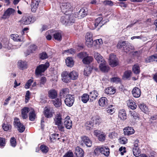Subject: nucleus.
I'll use <instances>...</instances> for the list:
<instances>
[{
  "mask_svg": "<svg viewBox=\"0 0 157 157\" xmlns=\"http://www.w3.org/2000/svg\"><path fill=\"white\" fill-rule=\"evenodd\" d=\"M102 19L103 18L101 17L97 18L94 21L89 24V28L92 30H93L98 27L99 29L105 23V22L104 21H103Z\"/></svg>",
  "mask_w": 157,
  "mask_h": 157,
  "instance_id": "1",
  "label": "nucleus"
},
{
  "mask_svg": "<svg viewBox=\"0 0 157 157\" xmlns=\"http://www.w3.org/2000/svg\"><path fill=\"white\" fill-rule=\"evenodd\" d=\"M62 120V116L60 114H57L54 119L55 124L57 125L59 130L64 132V127L63 125Z\"/></svg>",
  "mask_w": 157,
  "mask_h": 157,
  "instance_id": "2",
  "label": "nucleus"
},
{
  "mask_svg": "<svg viewBox=\"0 0 157 157\" xmlns=\"http://www.w3.org/2000/svg\"><path fill=\"white\" fill-rule=\"evenodd\" d=\"M60 21L63 24L67 25L71 23H74L75 20L73 15H66L65 16L61 17Z\"/></svg>",
  "mask_w": 157,
  "mask_h": 157,
  "instance_id": "3",
  "label": "nucleus"
},
{
  "mask_svg": "<svg viewBox=\"0 0 157 157\" xmlns=\"http://www.w3.org/2000/svg\"><path fill=\"white\" fill-rule=\"evenodd\" d=\"M86 53L85 52L79 53L78 56L81 58H83L82 62L84 64H88L91 63L93 60V58L91 56H86Z\"/></svg>",
  "mask_w": 157,
  "mask_h": 157,
  "instance_id": "4",
  "label": "nucleus"
},
{
  "mask_svg": "<svg viewBox=\"0 0 157 157\" xmlns=\"http://www.w3.org/2000/svg\"><path fill=\"white\" fill-rule=\"evenodd\" d=\"M49 64L48 63H46L44 64L40 65L37 67L35 70V74L38 75L44 72L49 67Z\"/></svg>",
  "mask_w": 157,
  "mask_h": 157,
  "instance_id": "5",
  "label": "nucleus"
},
{
  "mask_svg": "<svg viewBox=\"0 0 157 157\" xmlns=\"http://www.w3.org/2000/svg\"><path fill=\"white\" fill-rule=\"evenodd\" d=\"M14 125L16 127L18 131L20 133L23 132L25 129V126L21 124L19 121V119L17 118L14 119Z\"/></svg>",
  "mask_w": 157,
  "mask_h": 157,
  "instance_id": "6",
  "label": "nucleus"
},
{
  "mask_svg": "<svg viewBox=\"0 0 157 157\" xmlns=\"http://www.w3.org/2000/svg\"><path fill=\"white\" fill-rule=\"evenodd\" d=\"M64 103L67 106L71 107L73 105L75 101L74 96L71 94H69L64 100Z\"/></svg>",
  "mask_w": 157,
  "mask_h": 157,
  "instance_id": "7",
  "label": "nucleus"
},
{
  "mask_svg": "<svg viewBox=\"0 0 157 157\" xmlns=\"http://www.w3.org/2000/svg\"><path fill=\"white\" fill-rule=\"evenodd\" d=\"M16 11L14 9L11 8H9L5 12L2 18L6 19L9 18L11 15H13L16 13Z\"/></svg>",
  "mask_w": 157,
  "mask_h": 157,
  "instance_id": "8",
  "label": "nucleus"
},
{
  "mask_svg": "<svg viewBox=\"0 0 157 157\" xmlns=\"http://www.w3.org/2000/svg\"><path fill=\"white\" fill-rule=\"evenodd\" d=\"M109 61L110 65L112 67H115L118 64V59L115 55L111 54L109 56Z\"/></svg>",
  "mask_w": 157,
  "mask_h": 157,
  "instance_id": "9",
  "label": "nucleus"
},
{
  "mask_svg": "<svg viewBox=\"0 0 157 157\" xmlns=\"http://www.w3.org/2000/svg\"><path fill=\"white\" fill-rule=\"evenodd\" d=\"M60 7L63 13H66L72 10L71 6L70 3L68 2L62 3Z\"/></svg>",
  "mask_w": 157,
  "mask_h": 157,
  "instance_id": "10",
  "label": "nucleus"
},
{
  "mask_svg": "<svg viewBox=\"0 0 157 157\" xmlns=\"http://www.w3.org/2000/svg\"><path fill=\"white\" fill-rule=\"evenodd\" d=\"M81 144L82 145H86L87 147H90L92 143L90 140L87 136H82L81 137Z\"/></svg>",
  "mask_w": 157,
  "mask_h": 157,
  "instance_id": "11",
  "label": "nucleus"
},
{
  "mask_svg": "<svg viewBox=\"0 0 157 157\" xmlns=\"http://www.w3.org/2000/svg\"><path fill=\"white\" fill-rule=\"evenodd\" d=\"M96 149L99 150L100 152L105 156H108L109 155V149L107 147L102 146L101 147L97 148Z\"/></svg>",
  "mask_w": 157,
  "mask_h": 157,
  "instance_id": "12",
  "label": "nucleus"
},
{
  "mask_svg": "<svg viewBox=\"0 0 157 157\" xmlns=\"http://www.w3.org/2000/svg\"><path fill=\"white\" fill-rule=\"evenodd\" d=\"M62 81L66 83H68L71 81L69 76V74L67 71H63L61 74Z\"/></svg>",
  "mask_w": 157,
  "mask_h": 157,
  "instance_id": "13",
  "label": "nucleus"
},
{
  "mask_svg": "<svg viewBox=\"0 0 157 157\" xmlns=\"http://www.w3.org/2000/svg\"><path fill=\"white\" fill-rule=\"evenodd\" d=\"M64 124L65 128L67 129H70L72 128V122L69 116H67L64 119Z\"/></svg>",
  "mask_w": 157,
  "mask_h": 157,
  "instance_id": "14",
  "label": "nucleus"
},
{
  "mask_svg": "<svg viewBox=\"0 0 157 157\" xmlns=\"http://www.w3.org/2000/svg\"><path fill=\"white\" fill-rule=\"evenodd\" d=\"M32 108H29L27 107H24L21 109V117L23 119H26L28 117V113L31 111V109Z\"/></svg>",
  "mask_w": 157,
  "mask_h": 157,
  "instance_id": "15",
  "label": "nucleus"
},
{
  "mask_svg": "<svg viewBox=\"0 0 157 157\" xmlns=\"http://www.w3.org/2000/svg\"><path fill=\"white\" fill-rule=\"evenodd\" d=\"M99 67L100 70L103 72H107L109 69V67L106 65L105 61L100 63Z\"/></svg>",
  "mask_w": 157,
  "mask_h": 157,
  "instance_id": "16",
  "label": "nucleus"
},
{
  "mask_svg": "<svg viewBox=\"0 0 157 157\" xmlns=\"http://www.w3.org/2000/svg\"><path fill=\"white\" fill-rule=\"evenodd\" d=\"M33 18L34 19L33 17L31 16L24 17L21 21V23L24 25L30 24L31 22H33L34 21V20H33Z\"/></svg>",
  "mask_w": 157,
  "mask_h": 157,
  "instance_id": "17",
  "label": "nucleus"
},
{
  "mask_svg": "<svg viewBox=\"0 0 157 157\" xmlns=\"http://www.w3.org/2000/svg\"><path fill=\"white\" fill-rule=\"evenodd\" d=\"M89 98L91 101H93L95 100L98 97V94L97 91L94 90L90 92L89 93V94L88 95Z\"/></svg>",
  "mask_w": 157,
  "mask_h": 157,
  "instance_id": "18",
  "label": "nucleus"
},
{
  "mask_svg": "<svg viewBox=\"0 0 157 157\" xmlns=\"http://www.w3.org/2000/svg\"><path fill=\"white\" fill-rule=\"evenodd\" d=\"M87 14V11L84 8H81L79 11L76 14L79 19H81L86 16Z\"/></svg>",
  "mask_w": 157,
  "mask_h": 157,
  "instance_id": "19",
  "label": "nucleus"
},
{
  "mask_svg": "<svg viewBox=\"0 0 157 157\" xmlns=\"http://www.w3.org/2000/svg\"><path fill=\"white\" fill-rule=\"evenodd\" d=\"M134 130L132 127H128L124 129V133L125 135L129 136L134 133Z\"/></svg>",
  "mask_w": 157,
  "mask_h": 157,
  "instance_id": "20",
  "label": "nucleus"
},
{
  "mask_svg": "<svg viewBox=\"0 0 157 157\" xmlns=\"http://www.w3.org/2000/svg\"><path fill=\"white\" fill-rule=\"evenodd\" d=\"M52 101L54 106L56 108L60 107L62 104L61 99L59 98H55Z\"/></svg>",
  "mask_w": 157,
  "mask_h": 157,
  "instance_id": "21",
  "label": "nucleus"
},
{
  "mask_svg": "<svg viewBox=\"0 0 157 157\" xmlns=\"http://www.w3.org/2000/svg\"><path fill=\"white\" fill-rule=\"evenodd\" d=\"M118 117L122 120L124 121L127 119L126 113L124 109H121L119 111Z\"/></svg>",
  "mask_w": 157,
  "mask_h": 157,
  "instance_id": "22",
  "label": "nucleus"
},
{
  "mask_svg": "<svg viewBox=\"0 0 157 157\" xmlns=\"http://www.w3.org/2000/svg\"><path fill=\"white\" fill-rule=\"evenodd\" d=\"M132 93L134 97L139 98L141 95V90L137 87H135L132 91Z\"/></svg>",
  "mask_w": 157,
  "mask_h": 157,
  "instance_id": "23",
  "label": "nucleus"
},
{
  "mask_svg": "<svg viewBox=\"0 0 157 157\" xmlns=\"http://www.w3.org/2000/svg\"><path fill=\"white\" fill-rule=\"evenodd\" d=\"M57 93L55 90H51L48 92V96L51 99H54L57 98Z\"/></svg>",
  "mask_w": 157,
  "mask_h": 157,
  "instance_id": "24",
  "label": "nucleus"
},
{
  "mask_svg": "<svg viewBox=\"0 0 157 157\" xmlns=\"http://www.w3.org/2000/svg\"><path fill=\"white\" fill-rule=\"evenodd\" d=\"M69 91L68 88H65L61 90L60 92V96L61 98H67L69 95Z\"/></svg>",
  "mask_w": 157,
  "mask_h": 157,
  "instance_id": "25",
  "label": "nucleus"
},
{
  "mask_svg": "<svg viewBox=\"0 0 157 157\" xmlns=\"http://www.w3.org/2000/svg\"><path fill=\"white\" fill-rule=\"evenodd\" d=\"M11 38L14 41H22L23 40L22 36H19L17 34H12L10 35Z\"/></svg>",
  "mask_w": 157,
  "mask_h": 157,
  "instance_id": "26",
  "label": "nucleus"
},
{
  "mask_svg": "<svg viewBox=\"0 0 157 157\" xmlns=\"http://www.w3.org/2000/svg\"><path fill=\"white\" fill-rule=\"evenodd\" d=\"M94 57L98 63H100L103 61H105L100 54L97 52L94 53Z\"/></svg>",
  "mask_w": 157,
  "mask_h": 157,
  "instance_id": "27",
  "label": "nucleus"
},
{
  "mask_svg": "<svg viewBox=\"0 0 157 157\" xmlns=\"http://www.w3.org/2000/svg\"><path fill=\"white\" fill-rule=\"evenodd\" d=\"M84 152L83 150L79 147H77L75 148V153L77 157L83 156Z\"/></svg>",
  "mask_w": 157,
  "mask_h": 157,
  "instance_id": "28",
  "label": "nucleus"
},
{
  "mask_svg": "<svg viewBox=\"0 0 157 157\" xmlns=\"http://www.w3.org/2000/svg\"><path fill=\"white\" fill-rule=\"evenodd\" d=\"M37 46L34 44L31 45L29 47V49L25 52V56L29 55L30 53H33L37 49Z\"/></svg>",
  "mask_w": 157,
  "mask_h": 157,
  "instance_id": "29",
  "label": "nucleus"
},
{
  "mask_svg": "<svg viewBox=\"0 0 157 157\" xmlns=\"http://www.w3.org/2000/svg\"><path fill=\"white\" fill-rule=\"evenodd\" d=\"M18 65L19 68L22 70L27 68V65L26 61L19 60L18 62Z\"/></svg>",
  "mask_w": 157,
  "mask_h": 157,
  "instance_id": "30",
  "label": "nucleus"
},
{
  "mask_svg": "<svg viewBox=\"0 0 157 157\" xmlns=\"http://www.w3.org/2000/svg\"><path fill=\"white\" fill-rule=\"evenodd\" d=\"M69 74L71 80H75L77 79L78 77V73L75 71H73Z\"/></svg>",
  "mask_w": 157,
  "mask_h": 157,
  "instance_id": "31",
  "label": "nucleus"
},
{
  "mask_svg": "<svg viewBox=\"0 0 157 157\" xmlns=\"http://www.w3.org/2000/svg\"><path fill=\"white\" fill-rule=\"evenodd\" d=\"M39 3L35 1H32L31 7L32 11L35 12L36 11L39 5Z\"/></svg>",
  "mask_w": 157,
  "mask_h": 157,
  "instance_id": "32",
  "label": "nucleus"
},
{
  "mask_svg": "<svg viewBox=\"0 0 157 157\" xmlns=\"http://www.w3.org/2000/svg\"><path fill=\"white\" fill-rule=\"evenodd\" d=\"M107 99L105 97H102L99 100V104L100 106H104L106 105L107 102Z\"/></svg>",
  "mask_w": 157,
  "mask_h": 157,
  "instance_id": "33",
  "label": "nucleus"
},
{
  "mask_svg": "<svg viewBox=\"0 0 157 157\" xmlns=\"http://www.w3.org/2000/svg\"><path fill=\"white\" fill-rule=\"evenodd\" d=\"M53 36L55 39L58 41H61L62 40L61 32L60 31L56 32L53 34Z\"/></svg>",
  "mask_w": 157,
  "mask_h": 157,
  "instance_id": "34",
  "label": "nucleus"
},
{
  "mask_svg": "<svg viewBox=\"0 0 157 157\" xmlns=\"http://www.w3.org/2000/svg\"><path fill=\"white\" fill-rule=\"evenodd\" d=\"M115 92L116 90L113 86L107 88L105 90V93L108 94H113Z\"/></svg>",
  "mask_w": 157,
  "mask_h": 157,
  "instance_id": "35",
  "label": "nucleus"
},
{
  "mask_svg": "<svg viewBox=\"0 0 157 157\" xmlns=\"http://www.w3.org/2000/svg\"><path fill=\"white\" fill-rule=\"evenodd\" d=\"M130 114L131 117L134 120H139V114L135 111H130Z\"/></svg>",
  "mask_w": 157,
  "mask_h": 157,
  "instance_id": "36",
  "label": "nucleus"
},
{
  "mask_svg": "<svg viewBox=\"0 0 157 157\" xmlns=\"http://www.w3.org/2000/svg\"><path fill=\"white\" fill-rule=\"evenodd\" d=\"M36 115L35 111L33 109H31V111L29 113V120L32 121H34L36 118Z\"/></svg>",
  "mask_w": 157,
  "mask_h": 157,
  "instance_id": "37",
  "label": "nucleus"
},
{
  "mask_svg": "<svg viewBox=\"0 0 157 157\" xmlns=\"http://www.w3.org/2000/svg\"><path fill=\"white\" fill-rule=\"evenodd\" d=\"M66 63L67 65L72 67L74 65V61L71 57H68L66 59Z\"/></svg>",
  "mask_w": 157,
  "mask_h": 157,
  "instance_id": "38",
  "label": "nucleus"
},
{
  "mask_svg": "<svg viewBox=\"0 0 157 157\" xmlns=\"http://www.w3.org/2000/svg\"><path fill=\"white\" fill-rule=\"evenodd\" d=\"M133 72L136 74H139L140 72V67L137 64H135L132 67Z\"/></svg>",
  "mask_w": 157,
  "mask_h": 157,
  "instance_id": "39",
  "label": "nucleus"
},
{
  "mask_svg": "<svg viewBox=\"0 0 157 157\" xmlns=\"http://www.w3.org/2000/svg\"><path fill=\"white\" fill-rule=\"evenodd\" d=\"M139 107L143 112L146 113H147L149 112L147 107L144 103L140 104Z\"/></svg>",
  "mask_w": 157,
  "mask_h": 157,
  "instance_id": "40",
  "label": "nucleus"
},
{
  "mask_svg": "<svg viewBox=\"0 0 157 157\" xmlns=\"http://www.w3.org/2000/svg\"><path fill=\"white\" fill-rule=\"evenodd\" d=\"M44 113L45 117L48 118L51 117L52 116V113L50 112V109L47 107L45 108Z\"/></svg>",
  "mask_w": 157,
  "mask_h": 157,
  "instance_id": "41",
  "label": "nucleus"
},
{
  "mask_svg": "<svg viewBox=\"0 0 157 157\" xmlns=\"http://www.w3.org/2000/svg\"><path fill=\"white\" fill-rule=\"evenodd\" d=\"M123 48L124 52H127L131 50H133L134 47L132 44H129L128 45H126L125 47H124Z\"/></svg>",
  "mask_w": 157,
  "mask_h": 157,
  "instance_id": "42",
  "label": "nucleus"
},
{
  "mask_svg": "<svg viewBox=\"0 0 157 157\" xmlns=\"http://www.w3.org/2000/svg\"><path fill=\"white\" fill-rule=\"evenodd\" d=\"M89 99V95L86 94H83L81 96V100L84 103H86Z\"/></svg>",
  "mask_w": 157,
  "mask_h": 157,
  "instance_id": "43",
  "label": "nucleus"
},
{
  "mask_svg": "<svg viewBox=\"0 0 157 157\" xmlns=\"http://www.w3.org/2000/svg\"><path fill=\"white\" fill-rule=\"evenodd\" d=\"M129 107L132 109H134L136 108V103L132 100H129L127 103Z\"/></svg>",
  "mask_w": 157,
  "mask_h": 157,
  "instance_id": "44",
  "label": "nucleus"
},
{
  "mask_svg": "<svg viewBox=\"0 0 157 157\" xmlns=\"http://www.w3.org/2000/svg\"><path fill=\"white\" fill-rule=\"evenodd\" d=\"M132 151L134 155L136 157L139 156L140 153V150L138 147H133Z\"/></svg>",
  "mask_w": 157,
  "mask_h": 157,
  "instance_id": "45",
  "label": "nucleus"
},
{
  "mask_svg": "<svg viewBox=\"0 0 157 157\" xmlns=\"http://www.w3.org/2000/svg\"><path fill=\"white\" fill-rule=\"evenodd\" d=\"M2 127L5 131H8L11 129V126L10 124L4 123L2 125Z\"/></svg>",
  "mask_w": 157,
  "mask_h": 157,
  "instance_id": "46",
  "label": "nucleus"
},
{
  "mask_svg": "<svg viewBox=\"0 0 157 157\" xmlns=\"http://www.w3.org/2000/svg\"><path fill=\"white\" fill-rule=\"evenodd\" d=\"M50 140L52 141H54L56 140H59V135L56 133H54L52 134L50 136Z\"/></svg>",
  "mask_w": 157,
  "mask_h": 157,
  "instance_id": "47",
  "label": "nucleus"
},
{
  "mask_svg": "<svg viewBox=\"0 0 157 157\" xmlns=\"http://www.w3.org/2000/svg\"><path fill=\"white\" fill-rule=\"evenodd\" d=\"M106 137L105 133L102 132L101 133L98 137V140L101 141H103L105 139Z\"/></svg>",
  "mask_w": 157,
  "mask_h": 157,
  "instance_id": "48",
  "label": "nucleus"
},
{
  "mask_svg": "<svg viewBox=\"0 0 157 157\" xmlns=\"http://www.w3.org/2000/svg\"><path fill=\"white\" fill-rule=\"evenodd\" d=\"M86 44L88 47H91L93 44V39H86Z\"/></svg>",
  "mask_w": 157,
  "mask_h": 157,
  "instance_id": "49",
  "label": "nucleus"
},
{
  "mask_svg": "<svg viewBox=\"0 0 157 157\" xmlns=\"http://www.w3.org/2000/svg\"><path fill=\"white\" fill-rule=\"evenodd\" d=\"M40 58L42 60L46 59L48 58V56L45 52H43L39 55Z\"/></svg>",
  "mask_w": 157,
  "mask_h": 157,
  "instance_id": "50",
  "label": "nucleus"
},
{
  "mask_svg": "<svg viewBox=\"0 0 157 157\" xmlns=\"http://www.w3.org/2000/svg\"><path fill=\"white\" fill-rule=\"evenodd\" d=\"M91 68L90 67H86L84 70V74L85 75L88 76L91 73Z\"/></svg>",
  "mask_w": 157,
  "mask_h": 157,
  "instance_id": "51",
  "label": "nucleus"
},
{
  "mask_svg": "<svg viewBox=\"0 0 157 157\" xmlns=\"http://www.w3.org/2000/svg\"><path fill=\"white\" fill-rule=\"evenodd\" d=\"M6 144V140L3 137H0V147L3 148Z\"/></svg>",
  "mask_w": 157,
  "mask_h": 157,
  "instance_id": "52",
  "label": "nucleus"
},
{
  "mask_svg": "<svg viewBox=\"0 0 157 157\" xmlns=\"http://www.w3.org/2000/svg\"><path fill=\"white\" fill-rule=\"evenodd\" d=\"M40 149L42 152L44 153H46L48 151V147L45 145H41L40 147Z\"/></svg>",
  "mask_w": 157,
  "mask_h": 157,
  "instance_id": "53",
  "label": "nucleus"
},
{
  "mask_svg": "<svg viewBox=\"0 0 157 157\" xmlns=\"http://www.w3.org/2000/svg\"><path fill=\"white\" fill-rule=\"evenodd\" d=\"M93 125L92 122L90 121L87 122L85 124V126L87 129H90L93 126Z\"/></svg>",
  "mask_w": 157,
  "mask_h": 157,
  "instance_id": "54",
  "label": "nucleus"
},
{
  "mask_svg": "<svg viewBox=\"0 0 157 157\" xmlns=\"http://www.w3.org/2000/svg\"><path fill=\"white\" fill-rule=\"evenodd\" d=\"M11 145L13 147H15L16 145V139L14 137H12L10 140Z\"/></svg>",
  "mask_w": 157,
  "mask_h": 157,
  "instance_id": "55",
  "label": "nucleus"
},
{
  "mask_svg": "<svg viewBox=\"0 0 157 157\" xmlns=\"http://www.w3.org/2000/svg\"><path fill=\"white\" fill-rule=\"evenodd\" d=\"M46 79L45 77H43L41 78L40 84H39L40 87H42V85H44L46 82Z\"/></svg>",
  "mask_w": 157,
  "mask_h": 157,
  "instance_id": "56",
  "label": "nucleus"
},
{
  "mask_svg": "<svg viewBox=\"0 0 157 157\" xmlns=\"http://www.w3.org/2000/svg\"><path fill=\"white\" fill-rule=\"evenodd\" d=\"M33 82V80L31 79H30L27 82H26L25 86V88L26 89H28L29 86H30L31 85V84Z\"/></svg>",
  "mask_w": 157,
  "mask_h": 157,
  "instance_id": "57",
  "label": "nucleus"
},
{
  "mask_svg": "<svg viewBox=\"0 0 157 157\" xmlns=\"http://www.w3.org/2000/svg\"><path fill=\"white\" fill-rule=\"evenodd\" d=\"M103 3L105 5H108L110 6H113V2L109 0H105L104 1Z\"/></svg>",
  "mask_w": 157,
  "mask_h": 157,
  "instance_id": "58",
  "label": "nucleus"
},
{
  "mask_svg": "<svg viewBox=\"0 0 157 157\" xmlns=\"http://www.w3.org/2000/svg\"><path fill=\"white\" fill-rule=\"evenodd\" d=\"M131 72L130 71H125L124 73V77L126 78H129L131 75Z\"/></svg>",
  "mask_w": 157,
  "mask_h": 157,
  "instance_id": "59",
  "label": "nucleus"
},
{
  "mask_svg": "<svg viewBox=\"0 0 157 157\" xmlns=\"http://www.w3.org/2000/svg\"><path fill=\"white\" fill-rule=\"evenodd\" d=\"M120 143L122 144H125L127 141V139L125 137H122L119 139Z\"/></svg>",
  "mask_w": 157,
  "mask_h": 157,
  "instance_id": "60",
  "label": "nucleus"
},
{
  "mask_svg": "<svg viewBox=\"0 0 157 157\" xmlns=\"http://www.w3.org/2000/svg\"><path fill=\"white\" fill-rule=\"evenodd\" d=\"M126 44V41H123L118 43L117 45V47L118 48H120L123 46H125Z\"/></svg>",
  "mask_w": 157,
  "mask_h": 157,
  "instance_id": "61",
  "label": "nucleus"
},
{
  "mask_svg": "<svg viewBox=\"0 0 157 157\" xmlns=\"http://www.w3.org/2000/svg\"><path fill=\"white\" fill-rule=\"evenodd\" d=\"M63 157H73V154L72 152L69 151L66 153Z\"/></svg>",
  "mask_w": 157,
  "mask_h": 157,
  "instance_id": "62",
  "label": "nucleus"
},
{
  "mask_svg": "<svg viewBox=\"0 0 157 157\" xmlns=\"http://www.w3.org/2000/svg\"><path fill=\"white\" fill-rule=\"evenodd\" d=\"M152 55L147 57L145 59V62L146 63H150L154 61Z\"/></svg>",
  "mask_w": 157,
  "mask_h": 157,
  "instance_id": "63",
  "label": "nucleus"
},
{
  "mask_svg": "<svg viewBox=\"0 0 157 157\" xmlns=\"http://www.w3.org/2000/svg\"><path fill=\"white\" fill-rule=\"evenodd\" d=\"M94 123L96 124H98L100 121V119L98 117H95L93 118Z\"/></svg>",
  "mask_w": 157,
  "mask_h": 157,
  "instance_id": "64",
  "label": "nucleus"
}]
</instances>
